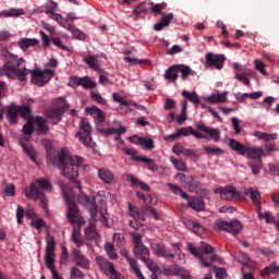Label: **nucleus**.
<instances>
[{
  "mask_svg": "<svg viewBox=\"0 0 279 279\" xmlns=\"http://www.w3.org/2000/svg\"><path fill=\"white\" fill-rule=\"evenodd\" d=\"M39 186V189H38ZM44 189L45 191H53V186H51V182L45 178H39L36 179L33 183H31L29 186L25 187L24 193L25 197L27 199H33V202H38L40 203V206L44 210H47L49 206V199L45 195V192H43Z\"/></svg>",
  "mask_w": 279,
  "mask_h": 279,
  "instance_id": "nucleus-1",
  "label": "nucleus"
},
{
  "mask_svg": "<svg viewBox=\"0 0 279 279\" xmlns=\"http://www.w3.org/2000/svg\"><path fill=\"white\" fill-rule=\"evenodd\" d=\"M84 162L82 157L69 155V150L63 148L59 155V169L61 175L68 180H75L80 175V167Z\"/></svg>",
  "mask_w": 279,
  "mask_h": 279,
  "instance_id": "nucleus-2",
  "label": "nucleus"
},
{
  "mask_svg": "<svg viewBox=\"0 0 279 279\" xmlns=\"http://www.w3.org/2000/svg\"><path fill=\"white\" fill-rule=\"evenodd\" d=\"M58 186L61 190L63 199L68 204V219L70 223H77L78 226H83L85 221L84 218L80 215V209H77V205L75 204V193H73V190H71V187H69L62 181L58 182Z\"/></svg>",
  "mask_w": 279,
  "mask_h": 279,
  "instance_id": "nucleus-3",
  "label": "nucleus"
},
{
  "mask_svg": "<svg viewBox=\"0 0 279 279\" xmlns=\"http://www.w3.org/2000/svg\"><path fill=\"white\" fill-rule=\"evenodd\" d=\"M187 250L193 256H196V258H198L199 265H202L203 267H210V265H213V262L219 260V256L213 254V252H215V248L206 242H202L199 246V250L201 252H203V254L199 253V251L197 250V247H195V245H193V243H187ZM204 254H206L207 256H204Z\"/></svg>",
  "mask_w": 279,
  "mask_h": 279,
  "instance_id": "nucleus-4",
  "label": "nucleus"
},
{
  "mask_svg": "<svg viewBox=\"0 0 279 279\" xmlns=\"http://www.w3.org/2000/svg\"><path fill=\"white\" fill-rule=\"evenodd\" d=\"M244 156L248 160V167L251 168L253 175H258L260 169H263V158L267 156L265 148L262 146L246 147Z\"/></svg>",
  "mask_w": 279,
  "mask_h": 279,
  "instance_id": "nucleus-5",
  "label": "nucleus"
},
{
  "mask_svg": "<svg viewBox=\"0 0 279 279\" xmlns=\"http://www.w3.org/2000/svg\"><path fill=\"white\" fill-rule=\"evenodd\" d=\"M45 263L48 269H50L53 279H63L58 270H56V239L49 233L46 235Z\"/></svg>",
  "mask_w": 279,
  "mask_h": 279,
  "instance_id": "nucleus-6",
  "label": "nucleus"
},
{
  "mask_svg": "<svg viewBox=\"0 0 279 279\" xmlns=\"http://www.w3.org/2000/svg\"><path fill=\"white\" fill-rule=\"evenodd\" d=\"M80 131L75 134V138L84 145V147H95V141H93V126L87 119L83 118L80 121Z\"/></svg>",
  "mask_w": 279,
  "mask_h": 279,
  "instance_id": "nucleus-7",
  "label": "nucleus"
},
{
  "mask_svg": "<svg viewBox=\"0 0 279 279\" xmlns=\"http://www.w3.org/2000/svg\"><path fill=\"white\" fill-rule=\"evenodd\" d=\"M29 73H32V71L25 68L19 69L10 62L4 65V72H1L0 69V75H5L9 80H16L17 77L20 82H26Z\"/></svg>",
  "mask_w": 279,
  "mask_h": 279,
  "instance_id": "nucleus-8",
  "label": "nucleus"
},
{
  "mask_svg": "<svg viewBox=\"0 0 279 279\" xmlns=\"http://www.w3.org/2000/svg\"><path fill=\"white\" fill-rule=\"evenodd\" d=\"M96 263H98L101 271L106 274V276H109L110 279H125L122 277L117 269H114V264L110 263L108 259L104 257H97Z\"/></svg>",
  "mask_w": 279,
  "mask_h": 279,
  "instance_id": "nucleus-9",
  "label": "nucleus"
},
{
  "mask_svg": "<svg viewBox=\"0 0 279 279\" xmlns=\"http://www.w3.org/2000/svg\"><path fill=\"white\" fill-rule=\"evenodd\" d=\"M214 193L220 195L221 199L226 202H232V199H241V192L236 191V187L232 185H227L225 187H217Z\"/></svg>",
  "mask_w": 279,
  "mask_h": 279,
  "instance_id": "nucleus-10",
  "label": "nucleus"
},
{
  "mask_svg": "<svg viewBox=\"0 0 279 279\" xmlns=\"http://www.w3.org/2000/svg\"><path fill=\"white\" fill-rule=\"evenodd\" d=\"M53 75H56V71L53 70H35L32 72V82L36 84V86H45V84L51 81Z\"/></svg>",
  "mask_w": 279,
  "mask_h": 279,
  "instance_id": "nucleus-11",
  "label": "nucleus"
},
{
  "mask_svg": "<svg viewBox=\"0 0 279 279\" xmlns=\"http://www.w3.org/2000/svg\"><path fill=\"white\" fill-rule=\"evenodd\" d=\"M218 230H223L225 232H230L234 236L243 230V225L239 220H231L230 222L226 220H220L216 222Z\"/></svg>",
  "mask_w": 279,
  "mask_h": 279,
  "instance_id": "nucleus-12",
  "label": "nucleus"
},
{
  "mask_svg": "<svg viewBox=\"0 0 279 279\" xmlns=\"http://www.w3.org/2000/svg\"><path fill=\"white\" fill-rule=\"evenodd\" d=\"M197 130H201V132H204L207 134L206 141H214L215 143H219L221 141V132L219 129H215L213 126H208L205 124H196Z\"/></svg>",
  "mask_w": 279,
  "mask_h": 279,
  "instance_id": "nucleus-13",
  "label": "nucleus"
},
{
  "mask_svg": "<svg viewBox=\"0 0 279 279\" xmlns=\"http://www.w3.org/2000/svg\"><path fill=\"white\" fill-rule=\"evenodd\" d=\"M167 8V3H158L154 4V2H144L137 5V8L134 10L135 14H141V12H147V10H151L153 12H156V14H160V10H165Z\"/></svg>",
  "mask_w": 279,
  "mask_h": 279,
  "instance_id": "nucleus-14",
  "label": "nucleus"
},
{
  "mask_svg": "<svg viewBox=\"0 0 279 279\" xmlns=\"http://www.w3.org/2000/svg\"><path fill=\"white\" fill-rule=\"evenodd\" d=\"M207 66H216L218 71L223 69V62H226V57L223 54H214L213 52H208L205 56Z\"/></svg>",
  "mask_w": 279,
  "mask_h": 279,
  "instance_id": "nucleus-15",
  "label": "nucleus"
},
{
  "mask_svg": "<svg viewBox=\"0 0 279 279\" xmlns=\"http://www.w3.org/2000/svg\"><path fill=\"white\" fill-rule=\"evenodd\" d=\"M203 100L215 106L216 104H226L228 101V92L216 90L211 95L204 96Z\"/></svg>",
  "mask_w": 279,
  "mask_h": 279,
  "instance_id": "nucleus-16",
  "label": "nucleus"
},
{
  "mask_svg": "<svg viewBox=\"0 0 279 279\" xmlns=\"http://www.w3.org/2000/svg\"><path fill=\"white\" fill-rule=\"evenodd\" d=\"M83 202H84L85 208H87L89 210V215H90L93 221H97V219H98V217H97V202L95 201V196L84 195L83 196Z\"/></svg>",
  "mask_w": 279,
  "mask_h": 279,
  "instance_id": "nucleus-17",
  "label": "nucleus"
},
{
  "mask_svg": "<svg viewBox=\"0 0 279 279\" xmlns=\"http://www.w3.org/2000/svg\"><path fill=\"white\" fill-rule=\"evenodd\" d=\"M113 125H116V126L109 128V129H100L98 126L97 131L100 134H106L107 136H112V134H118V136H121V134H125L126 129H125V126L121 125V123H119V121L114 120Z\"/></svg>",
  "mask_w": 279,
  "mask_h": 279,
  "instance_id": "nucleus-18",
  "label": "nucleus"
},
{
  "mask_svg": "<svg viewBox=\"0 0 279 279\" xmlns=\"http://www.w3.org/2000/svg\"><path fill=\"white\" fill-rule=\"evenodd\" d=\"M151 250L153 254H155L156 256H161L162 258H175V255L172 254L171 251H169L167 246H165V244H153Z\"/></svg>",
  "mask_w": 279,
  "mask_h": 279,
  "instance_id": "nucleus-19",
  "label": "nucleus"
},
{
  "mask_svg": "<svg viewBox=\"0 0 279 279\" xmlns=\"http://www.w3.org/2000/svg\"><path fill=\"white\" fill-rule=\"evenodd\" d=\"M85 111L87 112V114L93 117L96 123H104V121H106V112L95 106L86 107Z\"/></svg>",
  "mask_w": 279,
  "mask_h": 279,
  "instance_id": "nucleus-20",
  "label": "nucleus"
},
{
  "mask_svg": "<svg viewBox=\"0 0 279 279\" xmlns=\"http://www.w3.org/2000/svg\"><path fill=\"white\" fill-rule=\"evenodd\" d=\"M97 175L104 184H112V182H114V173H112L108 168H99L97 170Z\"/></svg>",
  "mask_w": 279,
  "mask_h": 279,
  "instance_id": "nucleus-21",
  "label": "nucleus"
},
{
  "mask_svg": "<svg viewBox=\"0 0 279 279\" xmlns=\"http://www.w3.org/2000/svg\"><path fill=\"white\" fill-rule=\"evenodd\" d=\"M72 80H73L74 84H76V86H83V88H96L97 87V82L93 81L88 76H83V77L74 76Z\"/></svg>",
  "mask_w": 279,
  "mask_h": 279,
  "instance_id": "nucleus-22",
  "label": "nucleus"
},
{
  "mask_svg": "<svg viewBox=\"0 0 279 279\" xmlns=\"http://www.w3.org/2000/svg\"><path fill=\"white\" fill-rule=\"evenodd\" d=\"M243 195H248L253 204L260 208V192L256 187H247L242 191Z\"/></svg>",
  "mask_w": 279,
  "mask_h": 279,
  "instance_id": "nucleus-23",
  "label": "nucleus"
},
{
  "mask_svg": "<svg viewBox=\"0 0 279 279\" xmlns=\"http://www.w3.org/2000/svg\"><path fill=\"white\" fill-rule=\"evenodd\" d=\"M228 147H230V149H232V151H235V154H238V156H245V151L247 149V146L241 144V142H239L234 138H229Z\"/></svg>",
  "mask_w": 279,
  "mask_h": 279,
  "instance_id": "nucleus-24",
  "label": "nucleus"
},
{
  "mask_svg": "<svg viewBox=\"0 0 279 279\" xmlns=\"http://www.w3.org/2000/svg\"><path fill=\"white\" fill-rule=\"evenodd\" d=\"M46 117H48L52 123V125H57L62 121V109L60 108H50L46 110Z\"/></svg>",
  "mask_w": 279,
  "mask_h": 279,
  "instance_id": "nucleus-25",
  "label": "nucleus"
},
{
  "mask_svg": "<svg viewBox=\"0 0 279 279\" xmlns=\"http://www.w3.org/2000/svg\"><path fill=\"white\" fill-rule=\"evenodd\" d=\"M72 255L74 256L76 265L80 267H84L85 269L90 267V262L88 258H86L77 248L72 250Z\"/></svg>",
  "mask_w": 279,
  "mask_h": 279,
  "instance_id": "nucleus-26",
  "label": "nucleus"
},
{
  "mask_svg": "<svg viewBox=\"0 0 279 279\" xmlns=\"http://www.w3.org/2000/svg\"><path fill=\"white\" fill-rule=\"evenodd\" d=\"M132 143L135 145H140L143 149H154V140L153 138H146V137H138L134 136L132 137Z\"/></svg>",
  "mask_w": 279,
  "mask_h": 279,
  "instance_id": "nucleus-27",
  "label": "nucleus"
},
{
  "mask_svg": "<svg viewBox=\"0 0 279 279\" xmlns=\"http://www.w3.org/2000/svg\"><path fill=\"white\" fill-rule=\"evenodd\" d=\"M85 238L87 241H97L99 239V232H97V226L90 222L84 230Z\"/></svg>",
  "mask_w": 279,
  "mask_h": 279,
  "instance_id": "nucleus-28",
  "label": "nucleus"
},
{
  "mask_svg": "<svg viewBox=\"0 0 279 279\" xmlns=\"http://www.w3.org/2000/svg\"><path fill=\"white\" fill-rule=\"evenodd\" d=\"M174 178L175 180L184 184L185 189H189V191H194L193 186H197V182H195L194 184H191L193 179L191 177H187L184 173H177Z\"/></svg>",
  "mask_w": 279,
  "mask_h": 279,
  "instance_id": "nucleus-29",
  "label": "nucleus"
},
{
  "mask_svg": "<svg viewBox=\"0 0 279 279\" xmlns=\"http://www.w3.org/2000/svg\"><path fill=\"white\" fill-rule=\"evenodd\" d=\"M38 39L36 38H22L17 41V47L22 49V51H27L29 47H36L38 45Z\"/></svg>",
  "mask_w": 279,
  "mask_h": 279,
  "instance_id": "nucleus-30",
  "label": "nucleus"
},
{
  "mask_svg": "<svg viewBox=\"0 0 279 279\" xmlns=\"http://www.w3.org/2000/svg\"><path fill=\"white\" fill-rule=\"evenodd\" d=\"M33 124L37 126L40 134H47L49 132V126L47 125V120H45V118L35 117L33 119Z\"/></svg>",
  "mask_w": 279,
  "mask_h": 279,
  "instance_id": "nucleus-31",
  "label": "nucleus"
},
{
  "mask_svg": "<svg viewBox=\"0 0 279 279\" xmlns=\"http://www.w3.org/2000/svg\"><path fill=\"white\" fill-rule=\"evenodd\" d=\"M134 254L141 260H146V258H149V248L143 244H136L134 247Z\"/></svg>",
  "mask_w": 279,
  "mask_h": 279,
  "instance_id": "nucleus-32",
  "label": "nucleus"
},
{
  "mask_svg": "<svg viewBox=\"0 0 279 279\" xmlns=\"http://www.w3.org/2000/svg\"><path fill=\"white\" fill-rule=\"evenodd\" d=\"M187 205L190 206V208H192L193 210H196L198 213H201V210H204V208H206V203H204V199L202 198H187Z\"/></svg>",
  "mask_w": 279,
  "mask_h": 279,
  "instance_id": "nucleus-33",
  "label": "nucleus"
},
{
  "mask_svg": "<svg viewBox=\"0 0 279 279\" xmlns=\"http://www.w3.org/2000/svg\"><path fill=\"white\" fill-rule=\"evenodd\" d=\"M235 80L244 84V86H250V77H254V72L251 70H245L244 74L235 73Z\"/></svg>",
  "mask_w": 279,
  "mask_h": 279,
  "instance_id": "nucleus-34",
  "label": "nucleus"
},
{
  "mask_svg": "<svg viewBox=\"0 0 279 279\" xmlns=\"http://www.w3.org/2000/svg\"><path fill=\"white\" fill-rule=\"evenodd\" d=\"M234 97L235 99H238V101H245L246 98L260 99L263 97V92L244 93V94L236 93L234 94Z\"/></svg>",
  "mask_w": 279,
  "mask_h": 279,
  "instance_id": "nucleus-35",
  "label": "nucleus"
},
{
  "mask_svg": "<svg viewBox=\"0 0 279 279\" xmlns=\"http://www.w3.org/2000/svg\"><path fill=\"white\" fill-rule=\"evenodd\" d=\"M8 119L13 125L19 121V106L11 104L8 109Z\"/></svg>",
  "mask_w": 279,
  "mask_h": 279,
  "instance_id": "nucleus-36",
  "label": "nucleus"
},
{
  "mask_svg": "<svg viewBox=\"0 0 279 279\" xmlns=\"http://www.w3.org/2000/svg\"><path fill=\"white\" fill-rule=\"evenodd\" d=\"M25 15V11L23 9H9L0 11V17L3 16L4 19L12 17V16H23Z\"/></svg>",
  "mask_w": 279,
  "mask_h": 279,
  "instance_id": "nucleus-37",
  "label": "nucleus"
},
{
  "mask_svg": "<svg viewBox=\"0 0 279 279\" xmlns=\"http://www.w3.org/2000/svg\"><path fill=\"white\" fill-rule=\"evenodd\" d=\"M83 62L90 66L93 71H99L100 73H104V70L99 66V60H97V57L89 56L83 59Z\"/></svg>",
  "mask_w": 279,
  "mask_h": 279,
  "instance_id": "nucleus-38",
  "label": "nucleus"
},
{
  "mask_svg": "<svg viewBox=\"0 0 279 279\" xmlns=\"http://www.w3.org/2000/svg\"><path fill=\"white\" fill-rule=\"evenodd\" d=\"M173 21V13H169L165 15L159 23L154 25V29L156 32H161L163 27H168V25Z\"/></svg>",
  "mask_w": 279,
  "mask_h": 279,
  "instance_id": "nucleus-39",
  "label": "nucleus"
},
{
  "mask_svg": "<svg viewBox=\"0 0 279 279\" xmlns=\"http://www.w3.org/2000/svg\"><path fill=\"white\" fill-rule=\"evenodd\" d=\"M126 180L131 182L133 186H138V189H141L142 191H149V185H147V183L140 181L136 177L132 174H129L126 177Z\"/></svg>",
  "mask_w": 279,
  "mask_h": 279,
  "instance_id": "nucleus-40",
  "label": "nucleus"
},
{
  "mask_svg": "<svg viewBox=\"0 0 279 279\" xmlns=\"http://www.w3.org/2000/svg\"><path fill=\"white\" fill-rule=\"evenodd\" d=\"M129 215L134 221H145V216L138 211V207H134L132 204H129Z\"/></svg>",
  "mask_w": 279,
  "mask_h": 279,
  "instance_id": "nucleus-41",
  "label": "nucleus"
},
{
  "mask_svg": "<svg viewBox=\"0 0 279 279\" xmlns=\"http://www.w3.org/2000/svg\"><path fill=\"white\" fill-rule=\"evenodd\" d=\"M178 72H180V65L170 66L166 71V80H169V82H175V80H178Z\"/></svg>",
  "mask_w": 279,
  "mask_h": 279,
  "instance_id": "nucleus-42",
  "label": "nucleus"
},
{
  "mask_svg": "<svg viewBox=\"0 0 279 279\" xmlns=\"http://www.w3.org/2000/svg\"><path fill=\"white\" fill-rule=\"evenodd\" d=\"M169 160L177 171H187L186 162H184V159H175V157L171 156Z\"/></svg>",
  "mask_w": 279,
  "mask_h": 279,
  "instance_id": "nucleus-43",
  "label": "nucleus"
},
{
  "mask_svg": "<svg viewBox=\"0 0 279 279\" xmlns=\"http://www.w3.org/2000/svg\"><path fill=\"white\" fill-rule=\"evenodd\" d=\"M128 263L130 264V267L132 271L135 274L136 278L145 279V276H143L141 268H138V263L136 262V259L128 257Z\"/></svg>",
  "mask_w": 279,
  "mask_h": 279,
  "instance_id": "nucleus-44",
  "label": "nucleus"
},
{
  "mask_svg": "<svg viewBox=\"0 0 279 279\" xmlns=\"http://www.w3.org/2000/svg\"><path fill=\"white\" fill-rule=\"evenodd\" d=\"M49 19H51L52 21H56L58 25L63 27V29H71V24L66 23V20L62 17V14L53 13L52 15H50Z\"/></svg>",
  "mask_w": 279,
  "mask_h": 279,
  "instance_id": "nucleus-45",
  "label": "nucleus"
},
{
  "mask_svg": "<svg viewBox=\"0 0 279 279\" xmlns=\"http://www.w3.org/2000/svg\"><path fill=\"white\" fill-rule=\"evenodd\" d=\"M179 73H181V80H183V82L189 77V75H192V77L197 75V72L193 71L189 65H179Z\"/></svg>",
  "mask_w": 279,
  "mask_h": 279,
  "instance_id": "nucleus-46",
  "label": "nucleus"
},
{
  "mask_svg": "<svg viewBox=\"0 0 279 279\" xmlns=\"http://www.w3.org/2000/svg\"><path fill=\"white\" fill-rule=\"evenodd\" d=\"M146 267L153 272L150 275L151 279H158V276H156V271H158V265L156 263H154V260L149 259V257H147L146 259L142 260Z\"/></svg>",
  "mask_w": 279,
  "mask_h": 279,
  "instance_id": "nucleus-47",
  "label": "nucleus"
},
{
  "mask_svg": "<svg viewBox=\"0 0 279 279\" xmlns=\"http://www.w3.org/2000/svg\"><path fill=\"white\" fill-rule=\"evenodd\" d=\"M112 99L116 101V104H120V108H125V114L131 111L130 109V102L126 100H123V98L119 95V93H113L112 94Z\"/></svg>",
  "mask_w": 279,
  "mask_h": 279,
  "instance_id": "nucleus-48",
  "label": "nucleus"
},
{
  "mask_svg": "<svg viewBox=\"0 0 279 279\" xmlns=\"http://www.w3.org/2000/svg\"><path fill=\"white\" fill-rule=\"evenodd\" d=\"M270 274H274L275 276H279V266L276 265V263H272L269 266H266L260 271V276H269Z\"/></svg>",
  "mask_w": 279,
  "mask_h": 279,
  "instance_id": "nucleus-49",
  "label": "nucleus"
},
{
  "mask_svg": "<svg viewBox=\"0 0 279 279\" xmlns=\"http://www.w3.org/2000/svg\"><path fill=\"white\" fill-rule=\"evenodd\" d=\"M184 223L186 228H189V230H193L195 234H202V232H204V228L202 227V225L193 220H184Z\"/></svg>",
  "mask_w": 279,
  "mask_h": 279,
  "instance_id": "nucleus-50",
  "label": "nucleus"
},
{
  "mask_svg": "<svg viewBox=\"0 0 279 279\" xmlns=\"http://www.w3.org/2000/svg\"><path fill=\"white\" fill-rule=\"evenodd\" d=\"M257 217L259 219H265L266 223H276V218L271 215L270 211H265L264 214L260 211V207H257Z\"/></svg>",
  "mask_w": 279,
  "mask_h": 279,
  "instance_id": "nucleus-51",
  "label": "nucleus"
},
{
  "mask_svg": "<svg viewBox=\"0 0 279 279\" xmlns=\"http://www.w3.org/2000/svg\"><path fill=\"white\" fill-rule=\"evenodd\" d=\"M19 112L22 117V119H25V121H34V117H32V110L27 105H24L22 107H19Z\"/></svg>",
  "mask_w": 279,
  "mask_h": 279,
  "instance_id": "nucleus-52",
  "label": "nucleus"
},
{
  "mask_svg": "<svg viewBox=\"0 0 279 279\" xmlns=\"http://www.w3.org/2000/svg\"><path fill=\"white\" fill-rule=\"evenodd\" d=\"M168 187L170 189L171 193H173L174 195H180L182 199H189V194H186L184 190L180 189V186L168 183Z\"/></svg>",
  "mask_w": 279,
  "mask_h": 279,
  "instance_id": "nucleus-53",
  "label": "nucleus"
},
{
  "mask_svg": "<svg viewBox=\"0 0 279 279\" xmlns=\"http://www.w3.org/2000/svg\"><path fill=\"white\" fill-rule=\"evenodd\" d=\"M68 32H71V34L76 38L77 40H86V34L82 32L80 28L72 26L70 24V28H65Z\"/></svg>",
  "mask_w": 279,
  "mask_h": 279,
  "instance_id": "nucleus-54",
  "label": "nucleus"
},
{
  "mask_svg": "<svg viewBox=\"0 0 279 279\" xmlns=\"http://www.w3.org/2000/svg\"><path fill=\"white\" fill-rule=\"evenodd\" d=\"M81 234L82 231L80 230V228L73 229L72 241L75 243L77 247H82V245H84V240L82 239Z\"/></svg>",
  "mask_w": 279,
  "mask_h": 279,
  "instance_id": "nucleus-55",
  "label": "nucleus"
},
{
  "mask_svg": "<svg viewBox=\"0 0 279 279\" xmlns=\"http://www.w3.org/2000/svg\"><path fill=\"white\" fill-rule=\"evenodd\" d=\"M183 97H185V99H189V101H191L192 104H199V95L197 94V92H187V90H183L182 92Z\"/></svg>",
  "mask_w": 279,
  "mask_h": 279,
  "instance_id": "nucleus-56",
  "label": "nucleus"
},
{
  "mask_svg": "<svg viewBox=\"0 0 279 279\" xmlns=\"http://www.w3.org/2000/svg\"><path fill=\"white\" fill-rule=\"evenodd\" d=\"M90 99H93V101H96V104H99L100 106H106V104H108V100L104 98V96H101L99 92L92 90Z\"/></svg>",
  "mask_w": 279,
  "mask_h": 279,
  "instance_id": "nucleus-57",
  "label": "nucleus"
},
{
  "mask_svg": "<svg viewBox=\"0 0 279 279\" xmlns=\"http://www.w3.org/2000/svg\"><path fill=\"white\" fill-rule=\"evenodd\" d=\"M45 13L50 17L52 14H56V10H58V3L53 1H49L44 5Z\"/></svg>",
  "mask_w": 279,
  "mask_h": 279,
  "instance_id": "nucleus-58",
  "label": "nucleus"
},
{
  "mask_svg": "<svg viewBox=\"0 0 279 279\" xmlns=\"http://www.w3.org/2000/svg\"><path fill=\"white\" fill-rule=\"evenodd\" d=\"M16 193V189L14 187V184L4 182V189H3V194L5 197H14Z\"/></svg>",
  "mask_w": 279,
  "mask_h": 279,
  "instance_id": "nucleus-59",
  "label": "nucleus"
},
{
  "mask_svg": "<svg viewBox=\"0 0 279 279\" xmlns=\"http://www.w3.org/2000/svg\"><path fill=\"white\" fill-rule=\"evenodd\" d=\"M31 226L32 228H35L36 230H38L40 232V230H43V228H45V226H47V223L45 222V220H43V218H33L31 221Z\"/></svg>",
  "mask_w": 279,
  "mask_h": 279,
  "instance_id": "nucleus-60",
  "label": "nucleus"
},
{
  "mask_svg": "<svg viewBox=\"0 0 279 279\" xmlns=\"http://www.w3.org/2000/svg\"><path fill=\"white\" fill-rule=\"evenodd\" d=\"M105 250H106L107 256H109L111 260H114L117 258V251L114 250V245H112L111 243H107L105 245Z\"/></svg>",
  "mask_w": 279,
  "mask_h": 279,
  "instance_id": "nucleus-61",
  "label": "nucleus"
},
{
  "mask_svg": "<svg viewBox=\"0 0 279 279\" xmlns=\"http://www.w3.org/2000/svg\"><path fill=\"white\" fill-rule=\"evenodd\" d=\"M203 149L204 151H206V154H209L210 156H218V154H223V149L213 146H204Z\"/></svg>",
  "mask_w": 279,
  "mask_h": 279,
  "instance_id": "nucleus-62",
  "label": "nucleus"
},
{
  "mask_svg": "<svg viewBox=\"0 0 279 279\" xmlns=\"http://www.w3.org/2000/svg\"><path fill=\"white\" fill-rule=\"evenodd\" d=\"M254 66L256 71H259L264 76L268 75L267 70H265V63H263L260 60H255Z\"/></svg>",
  "mask_w": 279,
  "mask_h": 279,
  "instance_id": "nucleus-63",
  "label": "nucleus"
},
{
  "mask_svg": "<svg viewBox=\"0 0 279 279\" xmlns=\"http://www.w3.org/2000/svg\"><path fill=\"white\" fill-rule=\"evenodd\" d=\"M177 132L179 133V136H191L193 133V126L177 129Z\"/></svg>",
  "mask_w": 279,
  "mask_h": 279,
  "instance_id": "nucleus-64",
  "label": "nucleus"
}]
</instances>
